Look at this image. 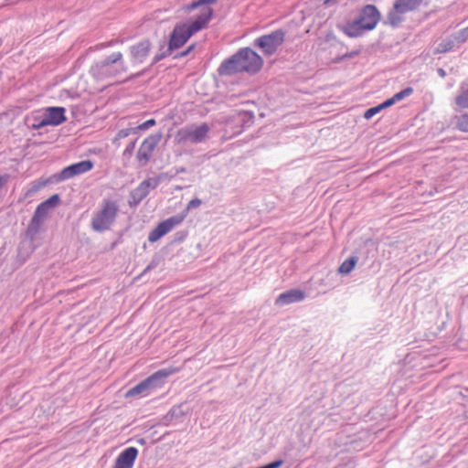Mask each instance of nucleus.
<instances>
[{
    "label": "nucleus",
    "mask_w": 468,
    "mask_h": 468,
    "mask_svg": "<svg viewBox=\"0 0 468 468\" xmlns=\"http://www.w3.org/2000/svg\"><path fill=\"white\" fill-rule=\"evenodd\" d=\"M217 1L197 0L184 6L185 11L187 13L200 8L199 13L190 23H177L174 27L168 41V50L174 51L183 47L195 33L207 26L213 15V9L208 5L215 4Z\"/></svg>",
    "instance_id": "f257e3e1"
},
{
    "label": "nucleus",
    "mask_w": 468,
    "mask_h": 468,
    "mask_svg": "<svg viewBox=\"0 0 468 468\" xmlns=\"http://www.w3.org/2000/svg\"><path fill=\"white\" fill-rule=\"evenodd\" d=\"M262 66V58L252 48L245 47L224 59L218 68V73L219 76H232L241 72L256 74Z\"/></svg>",
    "instance_id": "f03ea898"
},
{
    "label": "nucleus",
    "mask_w": 468,
    "mask_h": 468,
    "mask_svg": "<svg viewBox=\"0 0 468 468\" xmlns=\"http://www.w3.org/2000/svg\"><path fill=\"white\" fill-rule=\"evenodd\" d=\"M128 70V66L122 52H113L103 59L94 62L90 74L97 80L116 78Z\"/></svg>",
    "instance_id": "7ed1b4c3"
},
{
    "label": "nucleus",
    "mask_w": 468,
    "mask_h": 468,
    "mask_svg": "<svg viewBox=\"0 0 468 468\" xmlns=\"http://www.w3.org/2000/svg\"><path fill=\"white\" fill-rule=\"evenodd\" d=\"M119 204L116 200L104 198L97 210L92 213L90 229L97 233L110 230L116 221Z\"/></svg>",
    "instance_id": "20e7f679"
},
{
    "label": "nucleus",
    "mask_w": 468,
    "mask_h": 468,
    "mask_svg": "<svg viewBox=\"0 0 468 468\" xmlns=\"http://www.w3.org/2000/svg\"><path fill=\"white\" fill-rule=\"evenodd\" d=\"M424 0H395L387 15L388 24L397 27L403 21V15L417 10Z\"/></svg>",
    "instance_id": "39448f33"
},
{
    "label": "nucleus",
    "mask_w": 468,
    "mask_h": 468,
    "mask_svg": "<svg viewBox=\"0 0 468 468\" xmlns=\"http://www.w3.org/2000/svg\"><path fill=\"white\" fill-rule=\"evenodd\" d=\"M285 32L282 29H277L270 34L262 35L257 37L253 45L259 48L262 53L270 57L273 55L284 41Z\"/></svg>",
    "instance_id": "423d86ee"
},
{
    "label": "nucleus",
    "mask_w": 468,
    "mask_h": 468,
    "mask_svg": "<svg viewBox=\"0 0 468 468\" xmlns=\"http://www.w3.org/2000/svg\"><path fill=\"white\" fill-rule=\"evenodd\" d=\"M209 130L210 127L206 122L197 126H186L177 132V137L181 143L200 144L207 138Z\"/></svg>",
    "instance_id": "0eeeda50"
},
{
    "label": "nucleus",
    "mask_w": 468,
    "mask_h": 468,
    "mask_svg": "<svg viewBox=\"0 0 468 468\" xmlns=\"http://www.w3.org/2000/svg\"><path fill=\"white\" fill-rule=\"evenodd\" d=\"M161 183L159 176L148 177L142 181L137 187H135L130 194L128 201L131 207H137L150 193L151 190L155 189Z\"/></svg>",
    "instance_id": "6e6552de"
},
{
    "label": "nucleus",
    "mask_w": 468,
    "mask_h": 468,
    "mask_svg": "<svg viewBox=\"0 0 468 468\" xmlns=\"http://www.w3.org/2000/svg\"><path fill=\"white\" fill-rule=\"evenodd\" d=\"M93 166L92 161L83 160L64 167L59 173L55 174L53 177L56 182H63L90 171Z\"/></svg>",
    "instance_id": "1a4fd4ad"
},
{
    "label": "nucleus",
    "mask_w": 468,
    "mask_h": 468,
    "mask_svg": "<svg viewBox=\"0 0 468 468\" xmlns=\"http://www.w3.org/2000/svg\"><path fill=\"white\" fill-rule=\"evenodd\" d=\"M160 140L161 133H156L150 134L143 141L136 154V159L140 166L144 167L149 163L153 155V152Z\"/></svg>",
    "instance_id": "9d476101"
},
{
    "label": "nucleus",
    "mask_w": 468,
    "mask_h": 468,
    "mask_svg": "<svg viewBox=\"0 0 468 468\" xmlns=\"http://www.w3.org/2000/svg\"><path fill=\"white\" fill-rule=\"evenodd\" d=\"M356 19L364 25L366 29L371 31L380 21L381 14L376 5L368 4L361 8Z\"/></svg>",
    "instance_id": "9b49d317"
},
{
    "label": "nucleus",
    "mask_w": 468,
    "mask_h": 468,
    "mask_svg": "<svg viewBox=\"0 0 468 468\" xmlns=\"http://www.w3.org/2000/svg\"><path fill=\"white\" fill-rule=\"evenodd\" d=\"M152 48V43L148 38H144L129 47L130 59L133 66L144 63L148 58Z\"/></svg>",
    "instance_id": "f8f14e48"
},
{
    "label": "nucleus",
    "mask_w": 468,
    "mask_h": 468,
    "mask_svg": "<svg viewBox=\"0 0 468 468\" xmlns=\"http://www.w3.org/2000/svg\"><path fill=\"white\" fill-rule=\"evenodd\" d=\"M183 219L184 218L180 216H173L161 221L150 231L148 240L152 243L157 241L171 231L176 226L179 225Z\"/></svg>",
    "instance_id": "ddd939ff"
},
{
    "label": "nucleus",
    "mask_w": 468,
    "mask_h": 468,
    "mask_svg": "<svg viewBox=\"0 0 468 468\" xmlns=\"http://www.w3.org/2000/svg\"><path fill=\"white\" fill-rule=\"evenodd\" d=\"M179 371V368L175 367H169L165 368H162L157 370L156 372L150 375L148 378H146L144 380L149 386L150 390L156 389L158 388H161L166 378L170 377L171 375L176 373Z\"/></svg>",
    "instance_id": "4468645a"
},
{
    "label": "nucleus",
    "mask_w": 468,
    "mask_h": 468,
    "mask_svg": "<svg viewBox=\"0 0 468 468\" xmlns=\"http://www.w3.org/2000/svg\"><path fill=\"white\" fill-rule=\"evenodd\" d=\"M138 449L127 447L117 456L112 468H133L138 456Z\"/></svg>",
    "instance_id": "2eb2a0df"
},
{
    "label": "nucleus",
    "mask_w": 468,
    "mask_h": 468,
    "mask_svg": "<svg viewBox=\"0 0 468 468\" xmlns=\"http://www.w3.org/2000/svg\"><path fill=\"white\" fill-rule=\"evenodd\" d=\"M305 292L301 289H291L282 292L275 300V305L284 306L300 303L305 299Z\"/></svg>",
    "instance_id": "dca6fc26"
},
{
    "label": "nucleus",
    "mask_w": 468,
    "mask_h": 468,
    "mask_svg": "<svg viewBox=\"0 0 468 468\" xmlns=\"http://www.w3.org/2000/svg\"><path fill=\"white\" fill-rule=\"evenodd\" d=\"M185 415L184 404L175 405L162 417L161 423L165 426L179 424L183 422Z\"/></svg>",
    "instance_id": "f3484780"
},
{
    "label": "nucleus",
    "mask_w": 468,
    "mask_h": 468,
    "mask_svg": "<svg viewBox=\"0 0 468 468\" xmlns=\"http://www.w3.org/2000/svg\"><path fill=\"white\" fill-rule=\"evenodd\" d=\"M66 110L63 107H48L45 109V122L48 125L57 126L66 121Z\"/></svg>",
    "instance_id": "a211bd4d"
},
{
    "label": "nucleus",
    "mask_w": 468,
    "mask_h": 468,
    "mask_svg": "<svg viewBox=\"0 0 468 468\" xmlns=\"http://www.w3.org/2000/svg\"><path fill=\"white\" fill-rule=\"evenodd\" d=\"M342 31L349 37H362L365 32L368 31L364 27L356 18L353 21H348L343 27Z\"/></svg>",
    "instance_id": "6ab92c4d"
},
{
    "label": "nucleus",
    "mask_w": 468,
    "mask_h": 468,
    "mask_svg": "<svg viewBox=\"0 0 468 468\" xmlns=\"http://www.w3.org/2000/svg\"><path fill=\"white\" fill-rule=\"evenodd\" d=\"M45 122H47L45 120V114L39 112H32L26 118L27 125L34 130H38L45 126H48V123H44Z\"/></svg>",
    "instance_id": "aec40b11"
},
{
    "label": "nucleus",
    "mask_w": 468,
    "mask_h": 468,
    "mask_svg": "<svg viewBox=\"0 0 468 468\" xmlns=\"http://www.w3.org/2000/svg\"><path fill=\"white\" fill-rule=\"evenodd\" d=\"M45 222V219L38 218L33 214V217L31 218V220L27 226L26 234L27 237L29 238L31 240H34L37 234L40 232V229Z\"/></svg>",
    "instance_id": "412c9836"
},
{
    "label": "nucleus",
    "mask_w": 468,
    "mask_h": 468,
    "mask_svg": "<svg viewBox=\"0 0 468 468\" xmlns=\"http://www.w3.org/2000/svg\"><path fill=\"white\" fill-rule=\"evenodd\" d=\"M150 393H151V390L149 388V386L146 383V381L144 379L141 382H139L138 384H136L134 387L131 388L126 392L125 396L127 398L134 397V396H138V395L141 397H145V396H148Z\"/></svg>",
    "instance_id": "4be33fe9"
},
{
    "label": "nucleus",
    "mask_w": 468,
    "mask_h": 468,
    "mask_svg": "<svg viewBox=\"0 0 468 468\" xmlns=\"http://www.w3.org/2000/svg\"><path fill=\"white\" fill-rule=\"evenodd\" d=\"M461 92L455 98V103L464 109H468V83L463 82L460 86Z\"/></svg>",
    "instance_id": "5701e85b"
},
{
    "label": "nucleus",
    "mask_w": 468,
    "mask_h": 468,
    "mask_svg": "<svg viewBox=\"0 0 468 468\" xmlns=\"http://www.w3.org/2000/svg\"><path fill=\"white\" fill-rule=\"evenodd\" d=\"M456 42L457 41L453 36L442 39L436 48L437 53H446L452 51L454 48Z\"/></svg>",
    "instance_id": "b1692460"
},
{
    "label": "nucleus",
    "mask_w": 468,
    "mask_h": 468,
    "mask_svg": "<svg viewBox=\"0 0 468 468\" xmlns=\"http://www.w3.org/2000/svg\"><path fill=\"white\" fill-rule=\"evenodd\" d=\"M356 262L357 257L351 256L343 261V263L338 268V271L342 274H348L354 270Z\"/></svg>",
    "instance_id": "393cba45"
},
{
    "label": "nucleus",
    "mask_w": 468,
    "mask_h": 468,
    "mask_svg": "<svg viewBox=\"0 0 468 468\" xmlns=\"http://www.w3.org/2000/svg\"><path fill=\"white\" fill-rule=\"evenodd\" d=\"M48 184V180L39 179L37 181H33L29 184L28 188L26 191V197H31L40 189H42Z\"/></svg>",
    "instance_id": "a878e982"
},
{
    "label": "nucleus",
    "mask_w": 468,
    "mask_h": 468,
    "mask_svg": "<svg viewBox=\"0 0 468 468\" xmlns=\"http://www.w3.org/2000/svg\"><path fill=\"white\" fill-rule=\"evenodd\" d=\"M254 114L249 112H239V120L243 122L244 126L249 127L250 123L253 122Z\"/></svg>",
    "instance_id": "bb28decb"
},
{
    "label": "nucleus",
    "mask_w": 468,
    "mask_h": 468,
    "mask_svg": "<svg viewBox=\"0 0 468 468\" xmlns=\"http://www.w3.org/2000/svg\"><path fill=\"white\" fill-rule=\"evenodd\" d=\"M413 93V89L411 87H407L400 91L395 93L392 97L394 98V101H399L409 96H410Z\"/></svg>",
    "instance_id": "cd10ccee"
},
{
    "label": "nucleus",
    "mask_w": 468,
    "mask_h": 468,
    "mask_svg": "<svg viewBox=\"0 0 468 468\" xmlns=\"http://www.w3.org/2000/svg\"><path fill=\"white\" fill-rule=\"evenodd\" d=\"M173 50H168V47L162 52L156 54L153 59H152V62L151 64L149 65V68H152L153 66H154L156 63H158L159 61H161L162 59L165 58L166 57L170 56L172 54Z\"/></svg>",
    "instance_id": "c85d7f7f"
},
{
    "label": "nucleus",
    "mask_w": 468,
    "mask_h": 468,
    "mask_svg": "<svg viewBox=\"0 0 468 468\" xmlns=\"http://www.w3.org/2000/svg\"><path fill=\"white\" fill-rule=\"evenodd\" d=\"M173 50H168V47L162 52L156 54L153 59H152V62L151 64L149 65V68H152L153 66H154L156 63H158L159 61H161L162 59L165 58L166 57L170 56L172 54Z\"/></svg>",
    "instance_id": "c756f323"
},
{
    "label": "nucleus",
    "mask_w": 468,
    "mask_h": 468,
    "mask_svg": "<svg viewBox=\"0 0 468 468\" xmlns=\"http://www.w3.org/2000/svg\"><path fill=\"white\" fill-rule=\"evenodd\" d=\"M457 43H463L468 39V26L463 29H460L452 35Z\"/></svg>",
    "instance_id": "7c9ffc66"
},
{
    "label": "nucleus",
    "mask_w": 468,
    "mask_h": 468,
    "mask_svg": "<svg viewBox=\"0 0 468 468\" xmlns=\"http://www.w3.org/2000/svg\"><path fill=\"white\" fill-rule=\"evenodd\" d=\"M457 127L462 132H468V114H463L458 118Z\"/></svg>",
    "instance_id": "2f4dec72"
},
{
    "label": "nucleus",
    "mask_w": 468,
    "mask_h": 468,
    "mask_svg": "<svg viewBox=\"0 0 468 468\" xmlns=\"http://www.w3.org/2000/svg\"><path fill=\"white\" fill-rule=\"evenodd\" d=\"M45 206H48L50 209L57 207L60 202V197L58 194H54L45 201Z\"/></svg>",
    "instance_id": "473e14b6"
},
{
    "label": "nucleus",
    "mask_w": 468,
    "mask_h": 468,
    "mask_svg": "<svg viewBox=\"0 0 468 468\" xmlns=\"http://www.w3.org/2000/svg\"><path fill=\"white\" fill-rule=\"evenodd\" d=\"M155 123H156L155 120L152 118V119H149V120L144 122L143 123L139 124L138 126L134 127V130L136 133L138 131H146V130L150 129L151 127L154 126Z\"/></svg>",
    "instance_id": "72a5a7b5"
},
{
    "label": "nucleus",
    "mask_w": 468,
    "mask_h": 468,
    "mask_svg": "<svg viewBox=\"0 0 468 468\" xmlns=\"http://www.w3.org/2000/svg\"><path fill=\"white\" fill-rule=\"evenodd\" d=\"M135 144H136V140L131 142L130 144H128L122 153V156L123 158H130L133 152H134V149H135Z\"/></svg>",
    "instance_id": "f704fd0d"
},
{
    "label": "nucleus",
    "mask_w": 468,
    "mask_h": 468,
    "mask_svg": "<svg viewBox=\"0 0 468 468\" xmlns=\"http://www.w3.org/2000/svg\"><path fill=\"white\" fill-rule=\"evenodd\" d=\"M382 111V108H381V105L378 104L375 107H371L369 109H367L365 113H364V117L366 119H370L372 118L374 115H376L377 113H378L379 112Z\"/></svg>",
    "instance_id": "c9c22d12"
},
{
    "label": "nucleus",
    "mask_w": 468,
    "mask_h": 468,
    "mask_svg": "<svg viewBox=\"0 0 468 468\" xmlns=\"http://www.w3.org/2000/svg\"><path fill=\"white\" fill-rule=\"evenodd\" d=\"M34 215L46 220L48 212L40 204L37 207Z\"/></svg>",
    "instance_id": "e433bc0d"
},
{
    "label": "nucleus",
    "mask_w": 468,
    "mask_h": 468,
    "mask_svg": "<svg viewBox=\"0 0 468 468\" xmlns=\"http://www.w3.org/2000/svg\"><path fill=\"white\" fill-rule=\"evenodd\" d=\"M131 133H136L135 130H134V127L133 128H126V129H122L118 132L117 133V137L119 139H122V138H125L127 136H129Z\"/></svg>",
    "instance_id": "4c0bfd02"
},
{
    "label": "nucleus",
    "mask_w": 468,
    "mask_h": 468,
    "mask_svg": "<svg viewBox=\"0 0 468 468\" xmlns=\"http://www.w3.org/2000/svg\"><path fill=\"white\" fill-rule=\"evenodd\" d=\"M118 43H122V40H118V39H112L111 41H108V42H104V43H101L97 46V49H102V48H110V47H112Z\"/></svg>",
    "instance_id": "58836bf2"
},
{
    "label": "nucleus",
    "mask_w": 468,
    "mask_h": 468,
    "mask_svg": "<svg viewBox=\"0 0 468 468\" xmlns=\"http://www.w3.org/2000/svg\"><path fill=\"white\" fill-rule=\"evenodd\" d=\"M151 68H149V66L147 68H144L142 70L136 72V73H133L132 74L130 77H129V80H134V79H138L140 77H143L144 76L149 70H150Z\"/></svg>",
    "instance_id": "ea45409f"
},
{
    "label": "nucleus",
    "mask_w": 468,
    "mask_h": 468,
    "mask_svg": "<svg viewBox=\"0 0 468 468\" xmlns=\"http://www.w3.org/2000/svg\"><path fill=\"white\" fill-rule=\"evenodd\" d=\"M200 205H201V200L199 198L196 197L189 201V203L187 205V208L188 209L196 208V207H199Z\"/></svg>",
    "instance_id": "a19ab883"
},
{
    "label": "nucleus",
    "mask_w": 468,
    "mask_h": 468,
    "mask_svg": "<svg viewBox=\"0 0 468 468\" xmlns=\"http://www.w3.org/2000/svg\"><path fill=\"white\" fill-rule=\"evenodd\" d=\"M195 48V44H192L190 46L187 47L186 49H185L184 51H182L181 53L177 54L175 58H182V57H186L187 56L192 50H194Z\"/></svg>",
    "instance_id": "79ce46f5"
},
{
    "label": "nucleus",
    "mask_w": 468,
    "mask_h": 468,
    "mask_svg": "<svg viewBox=\"0 0 468 468\" xmlns=\"http://www.w3.org/2000/svg\"><path fill=\"white\" fill-rule=\"evenodd\" d=\"M395 103H396V101H394V98L391 97V98L384 101L382 103H380V105H381L382 110H384L386 108L392 106Z\"/></svg>",
    "instance_id": "37998d69"
},
{
    "label": "nucleus",
    "mask_w": 468,
    "mask_h": 468,
    "mask_svg": "<svg viewBox=\"0 0 468 468\" xmlns=\"http://www.w3.org/2000/svg\"><path fill=\"white\" fill-rule=\"evenodd\" d=\"M158 265V262L154 260H153L147 267L144 270L141 275L145 274L146 272L150 271L151 270L154 269Z\"/></svg>",
    "instance_id": "c03bdc74"
},
{
    "label": "nucleus",
    "mask_w": 468,
    "mask_h": 468,
    "mask_svg": "<svg viewBox=\"0 0 468 468\" xmlns=\"http://www.w3.org/2000/svg\"><path fill=\"white\" fill-rule=\"evenodd\" d=\"M10 176L8 174L0 175V189L7 184Z\"/></svg>",
    "instance_id": "a18cd8bd"
},
{
    "label": "nucleus",
    "mask_w": 468,
    "mask_h": 468,
    "mask_svg": "<svg viewBox=\"0 0 468 468\" xmlns=\"http://www.w3.org/2000/svg\"><path fill=\"white\" fill-rule=\"evenodd\" d=\"M176 236H177L176 240H178V241H182V240H184V239L186 238V233H184V232H177V233H176Z\"/></svg>",
    "instance_id": "49530a36"
},
{
    "label": "nucleus",
    "mask_w": 468,
    "mask_h": 468,
    "mask_svg": "<svg viewBox=\"0 0 468 468\" xmlns=\"http://www.w3.org/2000/svg\"><path fill=\"white\" fill-rule=\"evenodd\" d=\"M437 72H438L439 76H441L442 78H444L446 76V72L443 69H441V68L438 69Z\"/></svg>",
    "instance_id": "de8ad7c7"
},
{
    "label": "nucleus",
    "mask_w": 468,
    "mask_h": 468,
    "mask_svg": "<svg viewBox=\"0 0 468 468\" xmlns=\"http://www.w3.org/2000/svg\"><path fill=\"white\" fill-rule=\"evenodd\" d=\"M40 205H41L42 207L44 206V208H45L48 212H49L50 208H49L48 206H45V202H44V201H43V202H41V203H40Z\"/></svg>",
    "instance_id": "09e8293b"
},
{
    "label": "nucleus",
    "mask_w": 468,
    "mask_h": 468,
    "mask_svg": "<svg viewBox=\"0 0 468 468\" xmlns=\"http://www.w3.org/2000/svg\"><path fill=\"white\" fill-rule=\"evenodd\" d=\"M353 54H354V53H350V54H348V55H346L345 57H346V58H351V57L353 56Z\"/></svg>",
    "instance_id": "8fccbe9b"
}]
</instances>
